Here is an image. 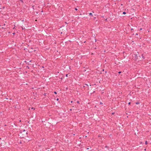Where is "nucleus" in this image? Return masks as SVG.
Segmentation results:
<instances>
[{
  "mask_svg": "<svg viewBox=\"0 0 151 151\" xmlns=\"http://www.w3.org/2000/svg\"><path fill=\"white\" fill-rule=\"evenodd\" d=\"M89 15H91V16H93V15H92V13H89Z\"/></svg>",
  "mask_w": 151,
  "mask_h": 151,
  "instance_id": "nucleus-1",
  "label": "nucleus"
},
{
  "mask_svg": "<svg viewBox=\"0 0 151 151\" xmlns=\"http://www.w3.org/2000/svg\"><path fill=\"white\" fill-rule=\"evenodd\" d=\"M147 144H148V142L147 141H146L145 142V144L146 145H147Z\"/></svg>",
  "mask_w": 151,
  "mask_h": 151,
  "instance_id": "nucleus-2",
  "label": "nucleus"
},
{
  "mask_svg": "<svg viewBox=\"0 0 151 151\" xmlns=\"http://www.w3.org/2000/svg\"><path fill=\"white\" fill-rule=\"evenodd\" d=\"M123 14H126V12H123Z\"/></svg>",
  "mask_w": 151,
  "mask_h": 151,
  "instance_id": "nucleus-3",
  "label": "nucleus"
},
{
  "mask_svg": "<svg viewBox=\"0 0 151 151\" xmlns=\"http://www.w3.org/2000/svg\"><path fill=\"white\" fill-rule=\"evenodd\" d=\"M139 102H137L136 103V104H139Z\"/></svg>",
  "mask_w": 151,
  "mask_h": 151,
  "instance_id": "nucleus-4",
  "label": "nucleus"
},
{
  "mask_svg": "<svg viewBox=\"0 0 151 151\" xmlns=\"http://www.w3.org/2000/svg\"><path fill=\"white\" fill-rule=\"evenodd\" d=\"M142 58H143L144 59H145V57H144V56H143V55H142Z\"/></svg>",
  "mask_w": 151,
  "mask_h": 151,
  "instance_id": "nucleus-5",
  "label": "nucleus"
},
{
  "mask_svg": "<svg viewBox=\"0 0 151 151\" xmlns=\"http://www.w3.org/2000/svg\"><path fill=\"white\" fill-rule=\"evenodd\" d=\"M54 93H55V94H57V92H56V91H55V92H54Z\"/></svg>",
  "mask_w": 151,
  "mask_h": 151,
  "instance_id": "nucleus-6",
  "label": "nucleus"
},
{
  "mask_svg": "<svg viewBox=\"0 0 151 151\" xmlns=\"http://www.w3.org/2000/svg\"><path fill=\"white\" fill-rule=\"evenodd\" d=\"M105 147H106V148H108V146H105Z\"/></svg>",
  "mask_w": 151,
  "mask_h": 151,
  "instance_id": "nucleus-7",
  "label": "nucleus"
},
{
  "mask_svg": "<svg viewBox=\"0 0 151 151\" xmlns=\"http://www.w3.org/2000/svg\"><path fill=\"white\" fill-rule=\"evenodd\" d=\"M121 72H121V71H119V72H118V73L120 74V73H121Z\"/></svg>",
  "mask_w": 151,
  "mask_h": 151,
  "instance_id": "nucleus-8",
  "label": "nucleus"
},
{
  "mask_svg": "<svg viewBox=\"0 0 151 151\" xmlns=\"http://www.w3.org/2000/svg\"><path fill=\"white\" fill-rule=\"evenodd\" d=\"M77 103L78 104H79V101H77Z\"/></svg>",
  "mask_w": 151,
  "mask_h": 151,
  "instance_id": "nucleus-9",
  "label": "nucleus"
},
{
  "mask_svg": "<svg viewBox=\"0 0 151 151\" xmlns=\"http://www.w3.org/2000/svg\"><path fill=\"white\" fill-rule=\"evenodd\" d=\"M31 109H33L34 110L35 109L33 107H32Z\"/></svg>",
  "mask_w": 151,
  "mask_h": 151,
  "instance_id": "nucleus-10",
  "label": "nucleus"
},
{
  "mask_svg": "<svg viewBox=\"0 0 151 151\" xmlns=\"http://www.w3.org/2000/svg\"><path fill=\"white\" fill-rule=\"evenodd\" d=\"M75 9L77 11L78 10L76 8H75Z\"/></svg>",
  "mask_w": 151,
  "mask_h": 151,
  "instance_id": "nucleus-11",
  "label": "nucleus"
},
{
  "mask_svg": "<svg viewBox=\"0 0 151 151\" xmlns=\"http://www.w3.org/2000/svg\"><path fill=\"white\" fill-rule=\"evenodd\" d=\"M100 104H103V103H102V102H100Z\"/></svg>",
  "mask_w": 151,
  "mask_h": 151,
  "instance_id": "nucleus-12",
  "label": "nucleus"
},
{
  "mask_svg": "<svg viewBox=\"0 0 151 151\" xmlns=\"http://www.w3.org/2000/svg\"><path fill=\"white\" fill-rule=\"evenodd\" d=\"M27 68L28 69L29 68V67L28 66H27Z\"/></svg>",
  "mask_w": 151,
  "mask_h": 151,
  "instance_id": "nucleus-13",
  "label": "nucleus"
},
{
  "mask_svg": "<svg viewBox=\"0 0 151 151\" xmlns=\"http://www.w3.org/2000/svg\"><path fill=\"white\" fill-rule=\"evenodd\" d=\"M130 103H130V102H129V103H128V104H130Z\"/></svg>",
  "mask_w": 151,
  "mask_h": 151,
  "instance_id": "nucleus-14",
  "label": "nucleus"
},
{
  "mask_svg": "<svg viewBox=\"0 0 151 151\" xmlns=\"http://www.w3.org/2000/svg\"><path fill=\"white\" fill-rule=\"evenodd\" d=\"M66 76L67 77H68V74H66Z\"/></svg>",
  "mask_w": 151,
  "mask_h": 151,
  "instance_id": "nucleus-15",
  "label": "nucleus"
},
{
  "mask_svg": "<svg viewBox=\"0 0 151 151\" xmlns=\"http://www.w3.org/2000/svg\"><path fill=\"white\" fill-rule=\"evenodd\" d=\"M58 100H59V99H57V101H58Z\"/></svg>",
  "mask_w": 151,
  "mask_h": 151,
  "instance_id": "nucleus-16",
  "label": "nucleus"
},
{
  "mask_svg": "<svg viewBox=\"0 0 151 151\" xmlns=\"http://www.w3.org/2000/svg\"><path fill=\"white\" fill-rule=\"evenodd\" d=\"M13 35L15 34V33H13Z\"/></svg>",
  "mask_w": 151,
  "mask_h": 151,
  "instance_id": "nucleus-17",
  "label": "nucleus"
},
{
  "mask_svg": "<svg viewBox=\"0 0 151 151\" xmlns=\"http://www.w3.org/2000/svg\"><path fill=\"white\" fill-rule=\"evenodd\" d=\"M146 150V149H145V150Z\"/></svg>",
  "mask_w": 151,
  "mask_h": 151,
  "instance_id": "nucleus-18",
  "label": "nucleus"
},
{
  "mask_svg": "<svg viewBox=\"0 0 151 151\" xmlns=\"http://www.w3.org/2000/svg\"><path fill=\"white\" fill-rule=\"evenodd\" d=\"M140 30H142V28H141L140 29Z\"/></svg>",
  "mask_w": 151,
  "mask_h": 151,
  "instance_id": "nucleus-19",
  "label": "nucleus"
},
{
  "mask_svg": "<svg viewBox=\"0 0 151 151\" xmlns=\"http://www.w3.org/2000/svg\"><path fill=\"white\" fill-rule=\"evenodd\" d=\"M72 110V109H70V110Z\"/></svg>",
  "mask_w": 151,
  "mask_h": 151,
  "instance_id": "nucleus-20",
  "label": "nucleus"
},
{
  "mask_svg": "<svg viewBox=\"0 0 151 151\" xmlns=\"http://www.w3.org/2000/svg\"><path fill=\"white\" fill-rule=\"evenodd\" d=\"M20 1H22H22L21 0H20Z\"/></svg>",
  "mask_w": 151,
  "mask_h": 151,
  "instance_id": "nucleus-21",
  "label": "nucleus"
},
{
  "mask_svg": "<svg viewBox=\"0 0 151 151\" xmlns=\"http://www.w3.org/2000/svg\"><path fill=\"white\" fill-rule=\"evenodd\" d=\"M75 0H73V1H74Z\"/></svg>",
  "mask_w": 151,
  "mask_h": 151,
  "instance_id": "nucleus-22",
  "label": "nucleus"
}]
</instances>
